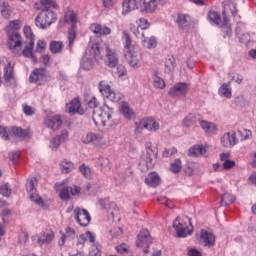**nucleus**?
<instances>
[{
  "label": "nucleus",
  "mask_w": 256,
  "mask_h": 256,
  "mask_svg": "<svg viewBox=\"0 0 256 256\" xmlns=\"http://www.w3.org/2000/svg\"><path fill=\"white\" fill-rule=\"evenodd\" d=\"M218 93L220 97H226V99H231V97L233 96L231 91V82L223 83L220 86Z\"/></svg>",
  "instance_id": "33"
},
{
  "label": "nucleus",
  "mask_w": 256,
  "mask_h": 256,
  "mask_svg": "<svg viewBox=\"0 0 256 256\" xmlns=\"http://www.w3.org/2000/svg\"><path fill=\"white\" fill-rule=\"evenodd\" d=\"M59 197L62 201H69L71 199V190L70 187L65 186V183L59 184Z\"/></svg>",
  "instance_id": "34"
},
{
  "label": "nucleus",
  "mask_w": 256,
  "mask_h": 256,
  "mask_svg": "<svg viewBox=\"0 0 256 256\" xmlns=\"http://www.w3.org/2000/svg\"><path fill=\"white\" fill-rule=\"evenodd\" d=\"M145 183L150 187H157V185L161 183V177H159L157 172H152L148 175V177L145 178Z\"/></svg>",
  "instance_id": "32"
},
{
  "label": "nucleus",
  "mask_w": 256,
  "mask_h": 256,
  "mask_svg": "<svg viewBox=\"0 0 256 256\" xmlns=\"http://www.w3.org/2000/svg\"><path fill=\"white\" fill-rule=\"evenodd\" d=\"M153 243V238L149 230L143 229L139 232L136 240V247H149Z\"/></svg>",
  "instance_id": "12"
},
{
  "label": "nucleus",
  "mask_w": 256,
  "mask_h": 256,
  "mask_svg": "<svg viewBox=\"0 0 256 256\" xmlns=\"http://www.w3.org/2000/svg\"><path fill=\"white\" fill-rule=\"evenodd\" d=\"M8 35V49L11 50V52L14 55L21 56V49L23 47V38L21 37L20 33H14V34H7Z\"/></svg>",
  "instance_id": "6"
},
{
  "label": "nucleus",
  "mask_w": 256,
  "mask_h": 256,
  "mask_svg": "<svg viewBox=\"0 0 256 256\" xmlns=\"http://www.w3.org/2000/svg\"><path fill=\"white\" fill-rule=\"evenodd\" d=\"M137 129H148L151 131L153 125V118L148 117L146 119H142L139 123H135Z\"/></svg>",
  "instance_id": "38"
},
{
  "label": "nucleus",
  "mask_w": 256,
  "mask_h": 256,
  "mask_svg": "<svg viewBox=\"0 0 256 256\" xmlns=\"http://www.w3.org/2000/svg\"><path fill=\"white\" fill-rule=\"evenodd\" d=\"M0 195H3V197H10L11 188H9V184L0 186Z\"/></svg>",
  "instance_id": "56"
},
{
  "label": "nucleus",
  "mask_w": 256,
  "mask_h": 256,
  "mask_svg": "<svg viewBox=\"0 0 256 256\" xmlns=\"http://www.w3.org/2000/svg\"><path fill=\"white\" fill-rule=\"evenodd\" d=\"M143 47L146 49H155L157 47V38L149 35H146L145 32H141V38Z\"/></svg>",
  "instance_id": "23"
},
{
  "label": "nucleus",
  "mask_w": 256,
  "mask_h": 256,
  "mask_svg": "<svg viewBox=\"0 0 256 256\" xmlns=\"http://www.w3.org/2000/svg\"><path fill=\"white\" fill-rule=\"evenodd\" d=\"M23 112L28 117H31V116L35 115V110H33V108L31 106L27 105V104H25L23 106Z\"/></svg>",
  "instance_id": "63"
},
{
  "label": "nucleus",
  "mask_w": 256,
  "mask_h": 256,
  "mask_svg": "<svg viewBox=\"0 0 256 256\" xmlns=\"http://www.w3.org/2000/svg\"><path fill=\"white\" fill-rule=\"evenodd\" d=\"M219 27H221L224 39H226V37L231 39L233 36V30H231V24H229V17L225 16V14L223 16V23Z\"/></svg>",
  "instance_id": "25"
},
{
  "label": "nucleus",
  "mask_w": 256,
  "mask_h": 256,
  "mask_svg": "<svg viewBox=\"0 0 256 256\" xmlns=\"http://www.w3.org/2000/svg\"><path fill=\"white\" fill-rule=\"evenodd\" d=\"M123 39L125 41L124 44V49H125V54L124 57L130 65V67H133L134 69L139 68V56L137 55V51H135V46H133L131 36L129 35V32L124 31L123 32Z\"/></svg>",
  "instance_id": "2"
},
{
  "label": "nucleus",
  "mask_w": 256,
  "mask_h": 256,
  "mask_svg": "<svg viewBox=\"0 0 256 256\" xmlns=\"http://www.w3.org/2000/svg\"><path fill=\"white\" fill-rule=\"evenodd\" d=\"M11 133L14 137H17L18 139H25V137L29 136V131L17 126H13L11 128Z\"/></svg>",
  "instance_id": "37"
},
{
  "label": "nucleus",
  "mask_w": 256,
  "mask_h": 256,
  "mask_svg": "<svg viewBox=\"0 0 256 256\" xmlns=\"http://www.w3.org/2000/svg\"><path fill=\"white\" fill-rule=\"evenodd\" d=\"M64 21L66 23H72L71 28L68 30V49L69 51L73 50V44L75 43V40L77 39V15L75 13L70 12L65 14Z\"/></svg>",
  "instance_id": "4"
},
{
  "label": "nucleus",
  "mask_w": 256,
  "mask_h": 256,
  "mask_svg": "<svg viewBox=\"0 0 256 256\" xmlns=\"http://www.w3.org/2000/svg\"><path fill=\"white\" fill-rule=\"evenodd\" d=\"M99 89L100 93H102L104 97L112 101V103H119V101H121V94H117L115 93V91L111 90V86L107 85L103 88V82H100Z\"/></svg>",
  "instance_id": "11"
},
{
  "label": "nucleus",
  "mask_w": 256,
  "mask_h": 256,
  "mask_svg": "<svg viewBox=\"0 0 256 256\" xmlns=\"http://www.w3.org/2000/svg\"><path fill=\"white\" fill-rule=\"evenodd\" d=\"M236 35L240 43H249V41H251L249 33H243V30H241V26L236 27Z\"/></svg>",
  "instance_id": "40"
},
{
  "label": "nucleus",
  "mask_w": 256,
  "mask_h": 256,
  "mask_svg": "<svg viewBox=\"0 0 256 256\" xmlns=\"http://www.w3.org/2000/svg\"><path fill=\"white\" fill-rule=\"evenodd\" d=\"M149 21L145 18H140L139 19V23H138V27H140V29L142 31H145L146 29H149Z\"/></svg>",
  "instance_id": "60"
},
{
  "label": "nucleus",
  "mask_w": 256,
  "mask_h": 256,
  "mask_svg": "<svg viewBox=\"0 0 256 256\" xmlns=\"http://www.w3.org/2000/svg\"><path fill=\"white\" fill-rule=\"evenodd\" d=\"M119 111L121 115H123L124 119L127 121H131L137 117L135 110L129 105V102L122 101L119 106Z\"/></svg>",
  "instance_id": "13"
},
{
  "label": "nucleus",
  "mask_w": 256,
  "mask_h": 256,
  "mask_svg": "<svg viewBox=\"0 0 256 256\" xmlns=\"http://www.w3.org/2000/svg\"><path fill=\"white\" fill-rule=\"evenodd\" d=\"M13 79V67L11 63L4 65V81L9 82Z\"/></svg>",
  "instance_id": "44"
},
{
  "label": "nucleus",
  "mask_w": 256,
  "mask_h": 256,
  "mask_svg": "<svg viewBox=\"0 0 256 256\" xmlns=\"http://www.w3.org/2000/svg\"><path fill=\"white\" fill-rule=\"evenodd\" d=\"M111 117L110 112L107 113L101 108H96L92 113V121L96 127H107V119L109 121Z\"/></svg>",
  "instance_id": "7"
},
{
  "label": "nucleus",
  "mask_w": 256,
  "mask_h": 256,
  "mask_svg": "<svg viewBox=\"0 0 256 256\" xmlns=\"http://www.w3.org/2000/svg\"><path fill=\"white\" fill-rule=\"evenodd\" d=\"M67 239H69L70 241L72 239H75V229L67 226L65 228V233H62V237L61 240L58 242V245L60 247H63L65 245V241H67Z\"/></svg>",
  "instance_id": "28"
},
{
  "label": "nucleus",
  "mask_w": 256,
  "mask_h": 256,
  "mask_svg": "<svg viewBox=\"0 0 256 256\" xmlns=\"http://www.w3.org/2000/svg\"><path fill=\"white\" fill-rule=\"evenodd\" d=\"M30 83H37V81H47V70L45 68H36L29 76Z\"/></svg>",
  "instance_id": "18"
},
{
  "label": "nucleus",
  "mask_w": 256,
  "mask_h": 256,
  "mask_svg": "<svg viewBox=\"0 0 256 256\" xmlns=\"http://www.w3.org/2000/svg\"><path fill=\"white\" fill-rule=\"evenodd\" d=\"M200 243L204 247H213L215 245V234L205 229L200 230Z\"/></svg>",
  "instance_id": "16"
},
{
  "label": "nucleus",
  "mask_w": 256,
  "mask_h": 256,
  "mask_svg": "<svg viewBox=\"0 0 256 256\" xmlns=\"http://www.w3.org/2000/svg\"><path fill=\"white\" fill-rule=\"evenodd\" d=\"M165 73H173L177 67V61L173 55H168L164 62Z\"/></svg>",
  "instance_id": "29"
},
{
  "label": "nucleus",
  "mask_w": 256,
  "mask_h": 256,
  "mask_svg": "<svg viewBox=\"0 0 256 256\" xmlns=\"http://www.w3.org/2000/svg\"><path fill=\"white\" fill-rule=\"evenodd\" d=\"M44 125L48 127V129H52V131H57L61 129L63 125V120H61L60 115L47 116L44 120Z\"/></svg>",
  "instance_id": "14"
},
{
  "label": "nucleus",
  "mask_w": 256,
  "mask_h": 256,
  "mask_svg": "<svg viewBox=\"0 0 256 256\" xmlns=\"http://www.w3.org/2000/svg\"><path fill=\"white\" fill-rule=\"evenodd\" d=\"M200 118L199 115L197 114H188L184 119H183V125L184 127H195L197 123H199Z\"/></svg>",
  "instance_id": "31"
},
{
  "label": "nucleus",
  "mask_w": 256,
  "mask_h": 256,
  "mask_svg": "<svg viewBox=\"0 0 256 256\" xmlns=\"http://www.w3.org/2000/svg\"><path fill=\"white\" fill-rule=\"evenodd\" d=\"M207 19L209 23H211L212 25H216L217 27H219L223 23V20H221V16L219 15V12L215 10L208 11Z\"/></svg>",
  "instance_id": "27"
},
{
  "label": "nucleus",
  "mask_w": 256,
  "mask_h": 256,
  "mask_svg": "<svg viewBox=\"0 0 256 256\" xmlns=\"http://www.w3.org/2000/svg\"><path fill=\"white\" fill-rule=\"evenodd\" d=\"M238 135L240 137V141H247V139H251L253 133L251 132V130L242 129L238 131Z\"/></svg>",
  "instance_id": "50"
},
{
  "label": "nucleus",
  "mask_w": 256,
  "mask_h": 256,
  "mask_svg": "<svg viewBox=\"0 0 256 256\" xmlns=\"http://www.w3.org/2000/svg\"><path fill=\"white\" fill-rule=\"evenodd\" d=\"M187 93H189V84L186 82H178L168 91L170 97H185Z\"/></svg>",
  "instance_id": "9"
},
{
  "label": "nucleus",
  "mask_w": 256,
  "mask_h": 256,
  "mask_svg": "<svg viewBox=\"0 0 256 256\" xmlns=\"http://www.w3.org/2000/svg\"><path fill=\"white\" fill-rule=\"evenodd\" d=\"M90 31L95 35H111V28L97 23L90 26Z\"/></svg>",
  "instance_id": "26"
},
{
  "label": "nucleus",
  "mask_w": 256,
  "mask_h": 256,
  "mask_svg": "<svg viewBox=\"0 0 256 256\" xmlns=\"http://www.w3.org/2000/svg\"><path fill=\"white\" fill-rule=\"evenodd\" d=\"M84 103L88 105L90 109H94V111L95 109H99V107H97V105H99V102L97 101V98H95V96H92L91 98L85 97Z\"/></svg>",
  "instance_id": "49"
},
{
  "label": "nucleus",
  "mask_w": 256,
  "mask_h": 256,
  "mask_svg": "<svg viewBox=\"0 0 256 256\" xmlns=\"http://www.w3.org/2000/svg\"><path fill=\"white\" fill-rule=\"evenodd\" d=\"M50 51L51 53H61L63 51V42L60 41H52L50 43Z\"/></svg>",
  "instance_id": "46"
},
{
  "label": "nucleus",
  "mask_w": 256,
  "mask_h": 256,
  "mask_svg": "<svg viewBox=\"0 0 256 256\" xmlns=\"http://www.w3.org/2000/svg\"><path fill=\"white\" fill-rule=\"evenodd\" d=\"M74 219L80 227H87L91 223V214L89 211L77 207L74 209Z\"/></svg>",
  "instance_id": "8"
},
{
  "label": "nucleus",
  "mask_w": 256,
  "mask_h": 256,
  "mask_svg": "<svg viewBox=\"0 0 256 256\" xmlns=\"http://www.w3.org/2000/svg\"><path fill=\"white\" fill-rule=\"evenodd\" d=\"M154 87L156 89H165V80L163 78L159 77L157 74H154L152 76Z\"/></svg>",
  "instance_id": "47"
},
{
  "label": "nucleus",
  "mask_w": 256,
  "mask_h": 256,
  "mask_svg": "<svg viewBox=\"0 0 256 256\" xmlns=\"http://www.w3.org/2000/svg\"><path fill=\"white\" fill-rule=\"evenodd\" d=\"M145 159L147 169H153L155 167V159H157V153L153 151V148L147 147Z\"/></svg>",
  "instance_id": "24"
},
{
  "label": "nucleus",
  "mask_w": 256,
  "mask_h": 256,
  "mask_svg": "<svg viewBox=\"0 0 256 256\" xmlns=\"http://www.w3.org/2000/svg\"><path fill=\"white\" fill-rule=\"evenodd\" d=\"M62 173H71L73 169V164L71 162L64 161L60 165Z\"/></svg>",
  "instance_id": "53"
},
{
  "label": "nucleus",
  "mask_w": 256,
  "mask_h": 256,
  "mask_svg": "<svg viewBox=\"0 0 256 256\" xmlns=\"http://www.w3.org/2000/svg\"><path fill=\"white\" fill-rule=\"evenodd\" d=\"M92 53L99 59H104V65L110 69H115L119 65V54L109 44L103 42H92Z\"/></svg>",
  "instance_id": "1"
},
{
  "label": "nucleus",
  "mask_w": 256,
  "mask_h": 256,
  "mask_svg": "<svg viewBox=\"0 0 256 256\" xmlns=\"http://www.w3.org/2000/svg\"><path fill=\"white\" fill-rule=\"evenodd\" d=\"M157 9V0H139V10L142 13H153Z\"/></svg>",
  "instance_id": "20"
},
{
  "label": "nucleus",
  "mask_w": 256,
  "mask_h": 256,
  "mask_svg": "<svg viewBox=\"0 0 256 256\" xmlns=\"http://www.w3.org/2000/svg\"><path fill=\"white\" fill-rule=\"evenodd\" d=\"M116 251L120 255H125V253H129V245H127L126 243H122L116 246Z\"/></svg>",
  "instance_id": "55"
},
{
  "label": "nucleus",
  "mask_w": 256,
  "mask_h": 256,
  "mask_svg": "<svg viewBox=\"0 0 256 256\" xmlns=\"http://www.w3.org/2000/svg\"><path fill=\"white\" fill-rule=\"evenodd\" d=\"M67 139H69V132L67 130H63L60 135L53 138L50 147L52 149H59L60 145L65 143Z\"/></svg>",
  "instance_id": "22"
},
{
  "label": "nucleus",
  "mask_w": 256,
  "mask_h": 256,
  "mask_svg": "<svg viewBox=\"0 0 256 256\" xmlns=\"http://www.w3.org/2000/svg\"><path fill=\"white\" fill-rule=\"evenodd\" d=\"M220 142L222 147H235L239 143V139H237V133L235 132H227L221 138Z\"/></svg>",
  "instance_id": "15"
},
{
  "label": "nucleus",
  "mask_w": 256,
  "mask_h": 256,
  "mask_svg": "<svg viewBox=\"0 0 256 256\" xmlns=\"http://www.w3.org/2000/svg\"><path fill=\"white\" fill-rule=\"evenodd\" d=\"M198 155H205V147L203 145H195L189 149L190 157H198Z\"/></svg>",
  "instance_id": "41"
},
{
  "label": "nucleus",
  "mask_w": 256,
  "mask_h": 256,
  "mask_svg": "<svg viewBox=\"0 0 256 256\" xmlns=\"http://www.w3.org/2000/svg\"><path fill=\"white\" fill-rule=\"evenodd\" d=\"M79 171L86 179H91V175H93L91 168L85 164L79 166Z\"/></svg>",
  "instance_id": "48"
},
{
  "label": "nucleus",
  "mask_w": 256,
  "mask_h": 256,
  "mask_svg": "<svg viewBox=\"0 0 256 256\" xmlns=\"http://www.w3.org/2000/svg\"><path fill=\"white\" fill-rule=\"evenodd\" d=\"M119 77H125L127 75V69L123 65H117L116 66V72H115Z\"/></svg>",
  "instance_id": "59"
},
{
  "label": "nucleus",
  "mask_w": 256,
  "mask_h": 256,
  "mask_svg": "<svg viewBox=\"0 0 256 256\" xmlns=\"http://www.w3.org/2000/svg\"><path fill=\"white\" fill-rule=\"evenodd\" d=\"M130 31L137 37L138 39H141V32H139V26H136L135 24H130Z\"/></svg>",
  "instance_id": "62"
},
{
  "label": "nucleus",
  "mask_w": 256,
  "mask_h": 256,
  "mask_svg": "<svg viewBox=\"0 0 256 256\" xmlns=\"http://www.w3.org/2000/svg\"><path fill=\"white\" fill-rule=\"evenodd\" d=\"M33 47H35V41H30L24 49L21 48V55L24 57H33Z\"/></svg>",
  "instance_id": "42"
},
{
  "label": "nucleus",
  "mask_w": 256,
  "mask_h": 256,
  "mask_svg": "<svg viewBox=\"0 0 256 256\" xmlns=\"http://www.w3.org/2000/svg\"><path fill=\"white\" fill-rule=\"evenodd\" d=\"M55 239V234L53 232L43 233L42 237L39 235L32 236V241L37 240L38 245H49Z\"/></svg>",
  "instance_id": "21"
},
{
  "label": "nucleus",
  "mask_w": 256,
  "mask_h": 256,
  "mask_svg": "<svg viewBox=\"0 0 256 256\" xmlns=\"http://www.w3.org/2000/svg\"><path fill=\"white\" fill-rule=\"evenodd\" d=\"M20 29H21V21L20 20L10 21L8 26L6 27V33H7V35L19 33Z\"/></svg>",
  "instance_id": "36"
},
{
  "label": "nucleus",
  "mask_w": 256,
  "mask_h": 256,
  "mask_svg": "<svg viewBox=\"0 0 256 256\" xmlns=\"http://www.w3.org/2000/svg\"><path fill=\"white\" fill-rule=\"evenodd\" d=\"M176 23L182 31H189L191 29V17L185 14H178Z\"/></svg>",
  "instance_id": "19"
},
{
  "label": "nucleus",
  "mask_w": 256,
  "mask_h": 256,
  "mask_svg": "<svg viewBox=\"0 0 256 256\" xmlns=\"http://www.w3.org/2000/svg\"><path fill=\"white\" fill-rule=\"evenodd\" d=\"M188 256H202L201 251L196 248H191L188 250Z\"/></svg>",
  "instance_id": "64"
},
{
  "label": "nucleus",
  "mask_w": 256,
  "mask_h": 256,
  "mask_svg": "<svg viewBox=\"0 0 256 256\" xmlns=\"http://www.w3.org/2000/svg\"><path fill=\"white\" fill-rule=\"evenodd\" d=\"M24 35L30 41H34V39H35V35L33 34V30H31L30 26L24 27Z\"/></svg>",
  "instance_id": "58"
},
{
  "label": "nucleus",
  "mask_w": 256,
  "mask_h": 256,
  "mask_svg": "<svg viewBox=\"0 0 256 256\" xmlns=\"http://www.w3.org/2000/svg\"><path fill=\"white\" fill-rule=\"evenodd\" d=\"M235 196L230 193H224L221 198V206L222 207H229L232 203H235Z\"/></svg>",
  "instance_id": "39"
},
{
  "label": "nucleus",
  "mask_w": 256,
  "mask_h": 256,
  "mask_svg": "<svg viewBox=\"0 0 256 256\" xmlns=\"http://www.w3.org/2000/svg\"><path fill=\"white\" fill-rule=\"evenodd\" d=\"M0 13L3 19H9L11 17V6L9 5V2L0 0Z\"/></svg>",
  "instance_id": "35"
},
{
  "label": "nucleus",
  "mask_w": 256,
  "mask_h": 256,
  "mask_svg": "<svg viewBox=\"0 0 256 256\" xmlns=\"http://www.w3.org/2000/svg\"><path fill=\"white\" fill-rule=\"evenodd\" d=\"M173 227L178 237H186L187 235H191V233H193V229H189L187 222L180 220L179 217L175 219Z\"/></svg>",
  "instance_id": "10"
},
{
  "label": "nucleus",
  "mask_w": 256,
  "mask_h": 256,
  "mask_svg": "<svg viewBox=\"0 0 256 256\" xmlns=\"http://www.w3.org/2000/svg\"><path fill=\"white\" fill-rule=\"evenodd\" d=\"M66 109L70 115H83L85 110L81 108V101L79 98H74L72 101L66 105Z\"/></svg>",
  "instance_id": "17"
},
{
  "label": "nucleus",
  "mask_w": 256,
  "mask_h": 256,
  "mask_svg": "<svg viewBox=\"0 0 256 256\" xmlns=\"http://www.w3.org/2000/svg\"><path fill=\"white\" fill-rule=\"evenodd\" d=\"M158 203H160V205H165L166 207H168L169 209L173 208V204L171 203V201H169V199H167V197L165 196H159L158 197Z\"/></svg>",
  "instance_id": "57"
},
{
  "label": "nucleus",
  "mask_w": 256,
  "mask_h": 256,
  "mask_svg": "<svg viewBox=\"0 0 256 256\" xmlns=\"http://www.w3.org/2000/svg\"><path fill=\"white\" fill-rule=\"evenodd\" d=\"M0 137H2L4 141H9V139H11L9 136V129L7 127L0 125Z\"/></svg>",
  "instance_id": "54"
},
{
  "label": "nucleus",
  "mask_w": 256,
  "mask_h": 256,
  "mask_svg": "<svg viewBox=\"0 0 256 256\" xmlns=\"http://www.w3.org/2000/svg\"><path fill=\"white\" fill-rule=\"evenodd\" d=\"M30 201H33L34 203H36V205H39V207H44L45 205L43 198L38 197V195L35 194V192L30 193Z\"/></svg>",
  "instance_id": "52"
},
{
  "label": "nucleus",
  "mask_w": 256,
  "mask_h": 256,
  "mask_svg": "<svg viewBox=\"0 0 256 256\" xmlns=\"http://www.w3.org/2000/svg\"><path fill=\"white\" fill-rule=\"evenodd\" d=\"M198 123H200V127H202L204 131H217V126H215L213 123L209 121L200 120Z\"/></svg>",
  "instance_id": "45"
},
{
  "label": "nucleus",
  "mask_w": 256,
  "mask_h": 256,
  "mask_svg": "<svg viewBox=\"0 0 256 256\" xmlns=\"http://www.w3.org/2000/svg\"><path fill=\"white\" fill-rule=\"evenodd\" d=\"M57 21V14L48 7H43L35 18V25L38 29H47Z\"/></svg>",
  "instance_id": "3"
},
{
  "label": "nucleus",
  "mask_w": 256,
  "mask_h": 256,
  "mask_svg": "<svg viewBox=\"0 0 256 256\" xmlns=\"http://www.w3.org/2000/svg\"><path fill=\"white\" fill-rule=\"evenodd\" d=\"M99 139V135L95 133H88L81 138L82 143L84 145H89V143H95Z\"/></svg>",
  "instance_id": "43"
},
{
  "label": "nucleus",
  "mask_w": 256,
  "mask_h": 256,
  "mask_svg": "<svg viewBox=\"0 0 256 256\" xmlns=\"http://www.w3.org/2000/svg\"><path fill=\"white\" fill-rule=\"evenodd\" d=\"M97 61H99V57L95 56V53H93V44H91L90 48L85 51V54L81 59V68L85 71H91V69L95 67Z\"/></svg>",
  "instance_id": "5"
},
{
  "label": "nucleus",
  "mask_w": 256,
  "mask_h": 256,
  "mask_svg": "<svg viewBox=\"0 0 256 256\" xmlns=\"http://www.w3.org/2000/svg\"><path fill=\"white\" fill-rule=\"evenodd\" d=\"M175 153H177V148L172 147V148H168L165 149L162 153L163 157H171L173 155H175Z\"/></svg>",
  "instance_id": "61"
},
{
  "label": "nucleus",
  "mask_w": 256,
  "mask_h": 256,
  "mask_svg": "<svg viewBox=\"0 0 256 256\" xmlns=\"http://www.w3.org/2000/svg\"><path fill=\"white\" fill-rule=\"evenodd\" d=\"M181 169H182L181 159L177 158L174 160V163L170 165V171L172 173H181Z\"/></svg>",
  "instance_id": "51"
},
{
  "label": "nucleus",
  "mask_w": 256,
  "mask_h": 256,
  "mask_svg": "<svg viewBox=\"0 0 256 256\" xmlns=\"http://www.w3.org/2000/svg\"><path fill=\"white\" fill-rule=\"evenodd\" d=\"M123 13L127 15V13H131V11H135V9H139V2L137 0H126L122 4Z\"/></svg>",
  "instance_id": "30"
}]
</instances>
